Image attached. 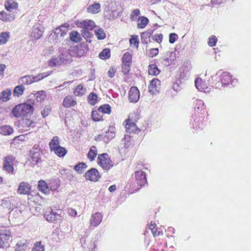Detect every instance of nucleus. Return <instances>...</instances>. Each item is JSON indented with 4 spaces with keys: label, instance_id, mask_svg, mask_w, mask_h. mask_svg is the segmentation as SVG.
<instances>
[{
    "label": "nucleus",
    "instance_id": "obj_64",
    "mask_svg": "<svg viewBox=\"0 0 251 251\" xmlns=\"http://www.w3.org/2000/svg\"><path fill=\"white\" fill-rule=\"evenodd\" d=\"M26 241L25 240L24 243H22V242H19L17 243L16 247V251H24V249L23 247L25 246Z\"/></svg>",
    "mask_w": 251,
    "mask_h": 251
},
{
    "label": "nucleus",
    "instance_id": "obj_38",
    "mask_svg": "<svg viewBox=\"0 0 251 251\" xmlns=\"http://www.w3.org/2000/svg\"><path fill=\"white\" fill-rule=\"evenodd\" d=\"M70 38L72 42L78 43L81 41V38L79 32L76 30H73L70 33Z\"/></svg>",
    "mask_w": 251,
    "mask_h": 251
},
{
    "label": "nucleus",
    "instance_id": "obj_14",
    "mask_svg": "<svg viewBox=\"0 0 251 251\" xmlns=\"http://www.w3.org/2000/svg\"><path fill=\"white\" fill-rule=\"evenodd\" d=\"M86 180L91 181H97L100 178L101 176L97 169L93 168L88 170L84 176Z\"/></svg>",
    "mask_w": 251,
    "mask_h": 251
},
{
    "label": "nucleus",
    "instance_id": "obj_31",
    "mask_svg": "<svg viewBox=\"0 0 251 251\" xmlns=\"http://www.w3.org/2000/svg\"><path fill=\"white\" fill-rule=\"evenodd\" d=\"M89 13L95 14L99 13L100 11V5L99 3H95L89 5L86 10Z\"/></svg>",
    "mask_w": 251,
    "mask_h": 251
},
{
    "label": "nucleus",
    "instance_id": "obj_20",
    "mask_svg": "<svg viewBox=\"0 0 251 251\" xmlns=\"http://www.w3.org/2000/svg\"><path fill=\"white\" fill-rule=\"evenodd\" d=\"M76 103L73 96L69 95L64 98L62 105L65 108H70L75 106Z\"/></svg>",
    "mask_w": 251,
    "mask_h": 251
},
{
    "label": "nucleus",
    "instance_id": "obj_8",
    "mask_svg": "<svg viewBox=\"0 0 251 251\" xmlns=\"http://www.w3.org/2000/svg\"><path fill=\"white\" fill-rule=\"evenodd\" d=\"M44 217L49 222L54 223L58 220H60L61 216L60 214L57 212H53L51 207H49L46 208Z\"/></svg>",
    "mask_w": 251,
    "mask_h": 251
},
{
    "label": "nucleus",
    "instance_id": "obj_45",
    "mask_svg": "<svg viewBox=\"0 0 251 251\" xmlns=\"http://www.w3.org/2000/svg\"><path fill=\"white\" fill-rule=\"evenodd\" d=\"M10 38V33L8 32H2L0 34V45L5 44Z\"/></svg>",
    "mask_w": 251,
    "mask_h": 251
},
{
    "label": "nucleus",
    "instance_id": "obj_29",
    "mask_svg": "<svg viewBox=\"0 0 251 251\" xmlns=\"http://www.w3.org/2000/svg\"><path fill=\"white\" fill-rule=\"evenodd\" d=\"M86 89L83 84H80L77 85L73 91L74 94L76 97H82L85 95Z\"/></svg>",
    "mask_w": 251,
    "mask_h": 251
},
{
    "label": "nucleus",
    "instance_id": "obj_18",
    "mask_svg": "<svg viewBox=\"0 0 251 251\" xmlns=\"http://www.w3.org/2000/svg\"><path fill=\"white\" fill-rule=\"evenodd\" d=\"M140 98V92L136 86H132L128 93V100L131 102H136Z\"/></svg>",
    "mask_w": 251,
    "mask_h": 251
},
{
    "label": "nucleus",
    "instance_id": "obj_62",
    "mask_svg": "<svg viewBox=\"0 0 251 251\" xmlns=\"http://www.w3.org/2000/svg\"><path fill=\"white\" fill-rule=\"evenodd\" d=\"M51 111V108L50 106H46L41 111L42 116L44 118L49 115Z\"/></svg>",
    "mask_w": 251,
    "mask_h": 251
},
{
    "label": "nucleus",
    "instance_id": "obj_54",
    "mask_svg": "<svg viewBox=\"0 0 251 251\" xmlns=\"http://www.w3.org/2000/svg\"><path fill=\"white\" fill-rule=\"evenodd\" d=\"M60 173L61 175L65 178H71L72 177L71 171L67 169H63L60 170Z\"/></svg>",
    "mask_w": 251,
    "mask_h": 251
},
{
    "label": "nucleus",
    "instance_id": "obj_28",
    "mask_svg": "<svg viewBox=\"0 0 251 251\" xmlns=\"http://www.w3.org/2000/svg\"><path fill=\"white\" fill-rule=\"evenodd\" d=\"M176 59V53L173 51H168L166 53L164 57V61L166 65L169 66Z\"/></svg>",
    "mask_w": 251,
    "mask_h": 251
},
{
    "label": "nucleus",
    "instance_id": "obj_3",
    "mask_svg": "<svg viewBox=\"0 0 251 251\" xmlns=\"http://www.w3.org/2000/svg\"><path fill=\"white\" fill-rule=\"evenodd\" d=\"M97 161L98 164L105 171H108L114 166L113 161L107 153L98 154Z\"/></svg>",
    "mask_w": 251,
    "mask_h": 251
},
{
    "label": "nucleus",
    "instance_id": "obj_59",
    "mask_svg": "<svg viewBox=\"0 0 251 251\" xmlns=\"http://www.w3.org/2000/svg\"><path fill=\"white\" fill-rule=\"evenodd\" d=\"M46 97V93L44 91H40L36 93V99L38 101L44 100Z\"/></svg>",
    "mask_w": 251,
    "mask_h": 251
},
{
    "label": "nucleus",
    "instance_id": "obj_5",
    "mask_svg": "<svg viewBox=\"0 0 251 251\" xmlns=\"http://www.w3.org/2000/svg\"><path fill=\"white\" fill-rule=\"evenodd\" d=\"M132 55L129 52H125L122 58V72L125 75H128L130 71L132 62Z\"/></svg>",
    "mask_w": 251,
    "mask_h": 251
},
{
    "label": "nucleus",
    "instance_id": "obj_30",
    "mask_svg": "<svg viewBox=\"0 0 251 251\" xmlns=\"http://www.w3.org/2000/svg\"><path fill=\"white\" fill-rule=\"evenodd\" d=\"M18 2L13 1V0H7L5 2L4 6L5 9L8 11H12L16 10L18 7Z\"/></svg>",
    "mask_w": 251,
    "mask_h": 251
},
{
    "label": "nucleus",
    "instance_id": "obj_40",
    "mask_svg": "<svg viewBox=\"0 0 251 251\" xmlns=\"http://www.w3.org/2000/svg\"><path fill=\"white\" fill-rule=\"evenodd\" d=\"M88 102L91 105H95L98 101V96L94 92L90 93L87 97Z\"/></svg>",
    "mask_w": 251,
    "mask_h": 251
},
{
    "label": "nucleus",
    "instance_id": "obj_41",
    "mask_svg": "<svg viewBox=\"0 0 251 251\" xmlns=\"http://www.w3.org/2000/svg\"><path fill=\"white\" fill-rule=\"evenodd\" d=\"M110 56V50L108 48L104 49L99 54V58L102 60L108 59Z\"/></svg>",
    "mask_w": 251,
    "mask_h": 251
},
{
    "label": "nucleus",
    "instance_id": "obj_44",
    "mask_svg": "<svg viewBox=\"0 0 251 251\" xmlns=\"http://www.w3.org/2000/svg\"><path fill=\"white\" fill-rule=\"evenodd\" d=\"M14 19L10 15L2 11L0 12V20L4 22H9Z\"/></svg>",
    "mask_w": 251,
    "mask_h": 251
},
{
    "label": "nucleus",
    "instance_id": "obj_58",
    "mask_svg": "<svg viewBox=\"0 0 251 251\" xmlns=\"http://www.w3.org/2000/svg\"><path fill=\"white\" fill-rule=\"evenodd\" d=\"M58 59L59 62L60 63V65L63 64H66L70 62V61L67 59V56L65 54H61L58 56Z\"/></svg>",
    "mask_w": 251,
    "mask_h": 251
},
{
    "label": "nucleus",
    "instance_id": "obj_7",
    "mask_svg": "<svg viewBox=\"0 0 251 251\" xmlns=\"http://www.w3.org/2000/svg\"><path fill=\"white\" fill-rule=\"evenodd\" d=\"M42 151L40 149L33 147L29 151V161L33 165H37L41 160Z\"/></svg>",
    "mask_w": 251,
    "mask_h": 251
},
{
    "label": "nucleus",
    "instance_id": "obj_11",
    "mask_svg": "<svg viewBox=\"0 0 251 251\" xmlns=\"http://www.w3.org/2000/svg\"><path fill=\"white\" fill-rule=\"evenodd\" d=\"M135 183L137 185V190L147 183L146 176L143 171L140 170L135 172Z\"/></svg>",
    "mask_w": 251,
    "mask_h": 251
},
{
    "label": "nucleus",
    "instance_id": "obj_46",
    "mask_svg": "<svg viewBox=\"0 0 251 251\" xmlns=\"http://www.w3.org/2000/svg\"><path fill=\"white\" fill-rule=\"evenodd\" d=\"M129 43L130 46L138 48L139 47V42L138 40V36L136 35H131L129 39Z\"/></svg>",
    "mask_w": 251,
    "mask_h": 251
},
{
    "label": "nucleus",
    "instance_id": "obj_22",
    "mask_svg": "<svg viewBox=\"0 0 251 251\" xmlns=\"http://www.w3.org/2000/svg\"><path fill=\"white\" fill-rule=\"evenodd\" d=\"M161 86V81L157 78H154L150 82L149 85V90L150 92L154 93L158 92V89H159Z\"/></svg>",
    "mask_w": 251,
    "mask_h": 251
},
{
    "label": "nucleus",
    "instance_id": "obj_9",
    "mask_svg": "<svg viewBox=\"0 0 251 251\" xmlns=\"http://www.w3.org/2000/svg\"><path fill=\"white\" fill-rule=\"evenodd\" d=\"M14 157L12 155L6 156L3 162V170L9 174H14Z\"/></svg>",
    "mask_w": 251,
    "mask_h": 251
},
{
    "label": "nucleus",
    "instance_id": "obj_47",
    "mask_svg": "<svg viewBox=\"0 0 251 251\" xmlns=\"http://www.w3.org/2000/svg\"><path fill=\"white\" fill-rule=\"evenodd\" d=\"M99 110L102 113V114H110L111 112V108L108 104H104L99 108Z\"/></svg>",
    "mask_w": 251,
    "mask_h": 251
},
{
    "label": "nucleus",
    "instance_id": "obj_35",
    "mask_svg": "<svg viewBox=\"0 0 251 251\" xmlns=\"http://www.w3.org/2000/svg\"><path fill=\"white\" fill-rule=\"evenodd\" d=\"M14 131L13 128L8 125H4L0 126V134L3 135H9Z\"/></svg>",
    "mask_w": 251,
    "mask_h": 251
},
{
    "label": "nucleus",
    "instance_id": "obj_1",
    "mask_svg": "<svg viewBox=\"0 0 251 251\" xmlns=\"http://www.w3.org/2000/svg\"><path fill=\"white\" fill-rule=\"evenodd\" d=\"M138 119V115L135 113H132L129 115L128 118L124 122L126 132L138 134L141 132V129L136 125Z\"/></svg>",
    "mask_w": 251,
    "mask_h": 251
},
{
    "label": "nucleus",
    "instance_id": "obj_57",
    "mask_svg": "<svg viewBox=\"0 0 251 251\" xmlns=\"http://www.w3.org/2000/svg\"><path fill=\"white\" fill-rule=\"evenodd\" d=\"M95 34L99 40H102L105 38V34L101 28L95 30Z\"/></svg>",
    "mask_w": 251,
    "mask_h": 251
},
{
    "label": "nucleus",
    "instance_id": "obj_15",
    "mask_svg": "<svg viewBox=\"0 0 251 251\" xmlns=\"http://www.w3.org/2000/svg\"><path fill=\"white\" fill-rule=\"evenodd\" d=\"M231 76L226 72H223L220 77V81L216 84V88L228 85L231 81Z\"/></svg>",
    "mask_w": 251,
    "mask_h": 251
},
{
    "label": "nucleus",
    "instance_id": "obj_55",
    "mask_svg": "<svg viewBox=\"0 0 251 251\" xmlns=\"http://www.w3.org/2000/svg\"><path fill=\"white\" fill-rule=\"evenodd\" d=\"M141 42L144 44H148L150 41V36L148 33L143 32L141 35Z\"/></svg>",
    "mask_w": 251,
    "mask_h": 251
},
{
    "label": "nucleus",
    "instance_id": "obj_52",
    "mask_svg": "<svg viewBox=\"0 0 251 251\" xmlns=\"http://www.w3.org/2000/svg\"><path fill=\"white\" fill-rule=\"evenodd\" d=\"M140 10L139 9H135L132 11L130 15V19L132 21H137L140 17Z\"/></svg>",
    "mask_w": 251,
    "mask_h": 251
},
{
    "label": "nucleus",
    "instance_id": "obj_50",
    "mask_svg": "<svg viewBox=\"0 0 251 251\" xmlns=\"http://www.w3.org/2000/svg\"><path fill=\"white\" fill-rule=\"evenodd\" d=\"M45 246L42 244L41 241H38L34 244L31 251H45Z\"/></svg>",
    "mask_w": 251,
    "mask_h": 251
},
{
    "label": "nucleus",
    "instance_id": "obj_27",
    "mask_svg": "<svg viewBox=\"0 0 251 251\" xmlns=\"http://www.w3.org/2000/svg\"><path fill=\"white\" fill-rule=\"evenodd\" d=\"M195 84L197 88L200 91L205 92L208 88L207 84L201 78H197Z\"/></svg>",
    "mask_w": 251,
    "mask_h": 251
},
{
    "label": "nucleus",
    "instance_id": "obj_37",
    "mask_svg": "<svg viewBox=\"0 0 251 251\" xmlns=\"http://www.w3.org/2000/svg\"><path fill=\"white\" fill-rule=\"evenodd\" d=\"M137 21V27L139 28H144L148 24L149 19L145 16L139 17Z\"/></svg>",
    "mask_w": 251,
    "mask_h": 251
},
{
    "label": "nucleus",
    "instance_id": "obj_13",
    "mask_svg": "<svg viewBox=\"0 0 251 251\" xmlns=\"http://www.w3.org/2000/svg\"><path fill=\"white\" fill-rule=\"evenodd\" d=\"M75 25L78 27L86 29V30H93L96 26L95 22L91 20H85L77 21Z\"/></svg>",
    "mask_w": 251,
    "mask_h": 251
},
{
    "label": "nucleus",
    "instance_id": "obj_25",
    "mask_svg": "<svg viewBox=\"0 0 251 251\" xmlns=\"http://www.w3.org/2000/svg\"><path fill=\"white\" fill-rule=\"evenodd\" d=\"M37 188L40 191L45 195L50 194L49 186L46 181L43 180H40L38 181Z\"/></svg>",
    "mask_w": 251,
    "mask_h": 251
},
{
    "label": "nucleus",
    "instance_id": "obj_48",
    "mask_svg": "<svg viewBox=\"0 0 251 251\" xmlns=\"http://www.w3.org/2000/svg\"><path fill=\"white\" fill-rule=\"evenodd\" d=\"M49 191H54L58 189L59 186V183L56 179L51 180L49 183Z\"/></svg>",
    "mask_w": 251,
    "mask_h": 251
},
{
    "label": "nucleus",
    "instance_id": "obj_6",
    "mask_svg": "<svg viewBox=\"0 0 251 251\" xmlns=\"http://www.w3.org/2000/svg\"><path fill=\"white\" fill-rule=\"evenodd\" d=\"M12 239V233L10 229H0V248L6 247Z\"/></svg>",
    "mask_w": 251,
    "mask_h": 251
},
{
    "label": "nucleus",
    "instance_id": "obj_56",
    "mask_svg": "<svg viewBox=\"0 0 251 251\" xmlns=\"http://www.w3.org/2000/svg\"><path fill=\"white\" fill-rule=\"evenodd\" d=\"M51 74V72H45L39 74L37 75L34 76L33 78L35 79L36 81L42 80V79L47 77Z\"/></svg>",
    "mask_w": 251,
    "mask_h": 251
},
{
    "label": "nucleus",
    "instance_id": "obj_26",
    "mask_svg": "<svg viewBox=\"0 0 251 251\" xmlns=\"http://www.w3.org/2000/svg\"><path fill=\"white\" fill-rule=\"evenodd\" d=\"M149 228L151 230L154 237L163 235V232L158 229L157 225L154 222L151 221L150 222L149 224Z\"/></svg>",
    "mask_w": 251,
    "mask_h": 251
},
{
    "label": "nucleus",
    "instance_id": "obj_51",
    "mask_svg": "<svg viewBox=\"0 0 251 251\" xmlns=\"http://www.w3.org/2000/svg\"><path fill=\"white\" fill-rule=\"evenodd\" d=\"M34 76H29L26 75L22 78V82L25 85L31 84L32 83L35 82V79L33 78Z\"/></svg>",
    "mask_w": 251,
    "mask_h": 251
},
{
    "label": "nucleus",
    "instance_id": "obj_17",
    "mask_svg": "<svg viewBox=\"0 0 251 251\" xmlns=\"http://www.w3.org/2000/svg\"><path fill=\"white\" fill-rule=\"evenodd\" d=\"M44 27L39 23L36 24L33 27L30 36L34 39H39L42 36Z\"/></svg>",
    "mask_w": 251,
    "mask_h": 251
},
{
    "label": "nucleus",
    "instance_id": "obj_60",
    "mask_svg": "<svg viewBox=\"0 0 251 251\" xmlns=\"http://www.w3.org/2000/svg\"><path fill=\"white\" fill-rule=\"evenodd\" d=\"M82 36L87 41L88 39L91 38L92 34V33L87 30L83 29L81 31Z\"/></svg>",
    "mask_w": 251,
    "mask_h": 251
},
{
    "label": "nucleus",
    "instance_id": "obj_12",
    "mask_svg": "<svg viewBox=\"0 0 251 251\" xmlns=\"http://www.w3.org/2000/svg\"><path fill=\"white\" fill-rule=\"evenodd\" d=\"M17 192L19 195L29 196L31 195V186L28 182L22 181L19 183Z\"/></svg>",
    "mask_w": 251,
    "mask_h": 251
},
{
    "label": "nucleus",
    "instance_id": "obj_43",
    "mask_svg": "<svg viewBox=\"0 0 251 251\" xmlns=\"http://www.w3.org/2000/svg\"><path fill=\"white\" fill-rule=\"evenodd\" d=\"M87 167V165L83 162L79 163L74 167L75 170L79 174H82Z\"/></svg>",
    "mask_w": 251,
    "mask_h": 251
},
{
    "label": "nucleus",
    "instance_id": "obj_24",
    "mask_svg": "<svg viewBox=\"0 0 251 251\" xmlns=\"http://www.w3.org/2000/svg\"><path fill=\"white\" fill-rule=\"evenodd\" d=\"M103 115L99 109L95 108L91 112V119L94 122H100L103 120Z\"/></svg>",
    "mask_w": 251,
    "mask_h": 251
},
{
    "label": "nucleus",
    "instance_id": "obj_23",
    "mask_svg": "<svg viewBox=\"0 0 251 251\" xmlns=\"http://www.w3.org/2000/svg\"><path fill=\"white\" fill-rule=\"evenodd\" d=\"M13 201V197L4 198L1 200L0 205L5 209L10 210L13 208L12 201Z\"/></svg>",
    "mask_w": 251,
    "mask_h": 251
},
{
    "label": "nucleus",
    "instance_id": "obj_63",
    "mask_svg": "<svg viewBox=\"0 0 251 251\" xmlns=\"http://www.w3.org/2000/svg\"><path fill=\"white\" fill-rule=\"evenodd\" d=\"M149 55L151 57H153L156 56L159 53V50L158 48H152L148 51Z\"/></svg>",
    "mask_w": 251,
    "mask_h": 251
},
{
    "label": "nucleus",
    "instance_id": "obj_2",
    "mask_svg": "<svg viewBox=\"0 0 251 251\" xmlns=\"http://www.w3.org/2000/svg\"><path fill=\"white\" fill-rule=\"evenodd\" d=\"M34 111L33 107L26 103H20L16 105L12 110L13 116L16 118L23 117L31 115Z\"/></svg>",
    "mask_w": 251,
    "mask_h": 251
},
{
    "label": "nucleus",
    "instance_id": "obj_19",
    "mask_svg": "<svg viewBox=\"0 0 251 251\" xmlns=\"http://www.w3.org/2000/svg\"><path fill=\"white\" fill-rule=\"evenodd\" d=\"M36 123L28 118H23L20 123L21 129L27 131L35 126Z\"/></svg>",
    "mask_w": 251,
    "mask_h": 251
},
{
    "label": "nucleus",
    "instance_id": "obj_42",
    "mask_svg": "<svg viewBox=\"0 0 251 251\" xmlns=\"http://www.w3.org/2000/svg\"><path fill=\"white\" fill-rule=\"evenodd\" d=\"M52 151H53L56 155L60 157H64L67 152L65 148L62 147L61 146L52 150Z\"/></svg>",
    "mask_w": 251,
    "mask_h": 251
},
{
    "label": "nucleus",
    "instance_id": "obj_33",
    "mask_svg": "<svg viewBox=\"0 0 251 251\" xmlns=\"http://www.w3.org/2000/svg\"><path fill=\"white\" fill-rule=\"evenodd\" d=\"M160 72V70L158 69L157 65L153 63L151 64L148 66V74L151 75H157Z\"/></svg>",
    "mask_w": 251,
    "mask_h": 251
},
{
    "label": "nucleus",
    "instance_id": "obj_32",
    "mask_svg": "<svg viewBox=\"0 0 251 251\" xmlns=\"http://www.w3.org/2000/svg\"><path fill=\"white\" fill-rule=\"evenodd\" d=\"M98 151L97 148L93 146L91 147L87 154V158L90 161H93L95 160L97 155H98Z\"/></svg>",
    "mask_w": 251,
    "mask_h": 251
},
{
    "label": "nucleus",
    "instance_id": "obj_53",
    "mask_svg": "<svg viewBox=\"0 0 251 251\" xmlns=\"http://www.w3.org/2000/svg\"><path fill=\"white\" fill-rule=\"evenodd\" d=\"M59 65H60V63L59 62L58 57L52 58L48 61V66L50 67L53 68Z\"/></svg>",
    "mask_w": 251,
    "mask_h": 251
},
{
    "label": "nucleus",
    "instance_id": "obj_10",
    "mask_svg": "<svg viewBox=\"0 0 251 251\" xmlns=\"http://www.w3.org/2000/svg\"><path fill=\"white\" fill-rule=\"evenodd\" d=\"M194 109L196 116L202 117L207 114V111L204 106V102L201 100L197 99L196 100Z\"/></svg>",
    "mask_w": 251,
    "mask_h": 251
},
{
    "label": "nucleus",
    "instance_id": "obj_4",
    "mask_svg": "<svg viewBox=\"0 0 251 251\" xmlns=\"http://www.w3.org/2000/svg\"><path fill=\"white\" fill-rule=\"evenodd\" d=\"M88 51V46L84 43H80L71 47L69 52L73 57L80 58L85 55Z\"/></svg>",
    "mask_w": 251,
    "mask_h": 251
},
{
    "label": "nucleus",
    "instance_id": "obj_61",
    "mask_svg": "<svg viewBox=\"0 0 251 251\" xmlns=\"http://www.w3.org/2000/svg\"><path fill=\"white\" fill-rule=\"evenodd\" d=\"M217 42V38L215 35H213L209 38V41L208 42V45L210 47H214Z\"/></svg>",
    "mask_w": 251,
    "mask_h": 251
},
{
    "label": "nucleus",
    "instance_id": "obj_36",
    "mask_svg": "<svg viewBox=\"0 0 251 251\" xmlns=\"http://www.w3.org/2000/svg\"><path fill=\"white\" fill-rule=\"evenodd\" d=\"M124 140L125 148L128 149L132 147L134 145V140L131 136L125 135L124 138L123 139V141H124Z\"/></svg>",
    "mask_w": 251,
    "mask_h": 251
},
{
    "label": "nucleus",
    "instance_id": "obj_49",
    "mask_svg": "<svg viewBox=\"0 0 251 251\" xmlns=\"http://www.w3.org/2000/svg\"><path fill=\"white\" fill-rule=\"evenodd\" d=\"M25 90V87L22 85H18L15 87L14 89V94L15 96L20 97L23 94Z\"/></svg>",
    "mask_w": 251,
    "mask_h": 251
},
{
    "label": "nucleus",
    "instance_id": "obj_39",
    "mask_svg": "<svg viewBox=\"0 0 251 251\" xmlns=\"http://www.w3.org/2000/svg\"><path fill=\"white\" fill-rule=\"evenodd\" d=\"M11 95V91L10 89H6L2 91L0 94V100L3 101H7L10 100Z\"/></svg>",
    "mask_w": 251,
    "mask_h": 251
},
{
    "label": "nucleus",
    "instance_id": "obj_16",
    "mask_svg": "<svg viewBox=\"0 0 251 251\" xmlns=\"http://www.w3.org/2000/svg\"><path fill=\"white\" fill-rule=\"evenodd\" d=\"M69 25L68 23H65L60 26L56 27L53 32V34L56 36L57 39L63 37L66 35Z\"/></svg>",
    "mask_w": 251,
    "mask_h": 251
},
{
    "label": "nucleus",
    "instance_id": "obj_34",
    "mask_svg": "<svg viewBox=\"0 0 251 251\" xmlns=\"http://www.w3.org/2000/svg\"><path fill=\"white\" fill-rule=\"evenodd\" d=\"M49 145L50 151H52V150L60 146L59 138L57 136L53 137Z\"/></svg>",
    "mask_w": 251,
    "mask_h": 251
},
{
    "label": "nucleus",
    "instance_id": "obj_21",
    "mask_svg": "<svg viewBox=\"0 0 251 251\" xmlns=\"http://www.w3.org/2000/svg\"><path fill=\"white\" fill-rule=\"evenodd\" d=\"M102 220V215L101 214L100 212H96L91 216L90 222V226H91L94 227L97 226L100 224Z\"/></svg>",
    "mask_w": 251,
    "mask_h": 251
}]
</instances>
